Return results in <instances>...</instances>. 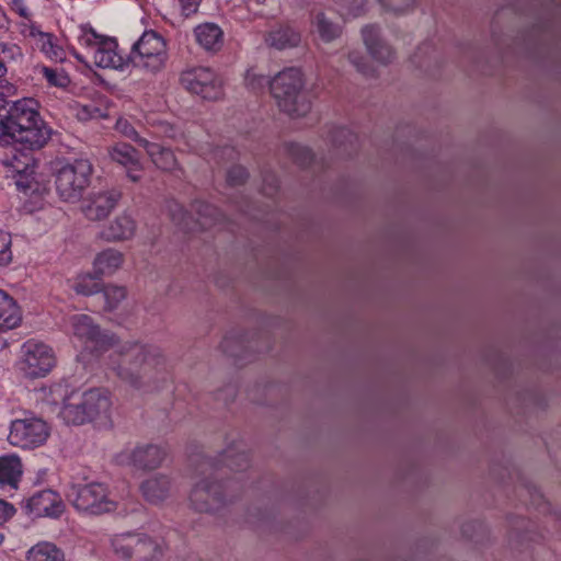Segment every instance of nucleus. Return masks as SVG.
<instances>
[{
  "mask_svg": "<svg viewBox=\"0 0 561 561\" xmlns=\"http://www.w3.org/2000/svg\"><path fill=\"white\" fill-rule=\"evenodd\" d=\"M107 368L125 383L144 389L163 377L168 370L167 357L153 344L127 341L108 355Z\"/></svg>",
  "mask_w": 561,
  "mask_h": 561,
  "instance_id": "nucleus-1",
  "label": "nucleus"
},
{
  "mask_svg": "<svg viewBox=\"0 0 561 561\" xmlns=\"http://www.w3.org/2000/svg\"><path fill=\"white\" fill-rule=\"evenodd\" d=\"M34 99L8 102L0 99V145L18 144L25 150L41 149L50 138V128L41 117Z\"/></svg>",
  "mask_w": 561,
  "mask_h": 561,
  "instance_id": "nucleus-2",
  "label": "nucleus"
},
{
  "mask_svg": "<svg viewBox=\"0 0 561 561\" xmlns=\"http://www.w3.org/2000/svg\"><path fill=\"white\" fill-rule=\"evenodd\" d=\"M202 474L209 472V477L196 482L190 494L192 507L201 513H215L231 503L242 490L240 481L219 483L210 481L217 479L218 468L209 459H204L197 469Z\"/></svg>",
  "mask_w": 561,
  "mask_h": 561,
  "instance_id": "nucleus-3",
  "label": "nucleus"
},
{
  "mask_svg": "<svg viewBox=\"0 0 561 561\" xmlns=\"http://www.w3.org/2000/svg\"><path fill=\"white\" fill-rule=\"evenodd\" d=\"M112 399L107 390L93 388L83 392H72L66 397L60 411L62 420L72 425L111 422Z\"/></svg>",
  "mask_w": 561,
  "mask_h": 561,
  "instance_id": "nucleus-4",
  "label": "nucleus"
},
{
  "mask_svg": "<svg viewBox=\"0 0 561 561\" xmlns=\"http://www.w3.org/2000/svg\"><path fill=\"white\" fill-rule=\"evenodd\" d=\"M271 93L280 111L290 117H301L311 110V102L304 91L300 69L289 67L271 80Z\"/></svg>",
  "mask_w": 561,
  "mask_h": 561,
  "instance_id": "nucleus-5",
  "label": "nucleus"
},
{
  "mask_svg": "<svg viewBox=\"0 0 561 561\" xmlns=\"http://www.w3.org/2000/svg\"><path fill=\"white\" fill-rule=\"evenodd\" d=\"M114 552L126 561H161V545L145 533L128 531L111 539Z\"/></svg>",
  "mask_w": 561,
  "mask_h": 561,
  "instance_id": "nucleus-6",
  "label": "nucleus"
},
{
  "mask_svg": "<svg viewBox=\"0 0 561 561\" xmlns=\"http://www.w3.org/2000/svg\"><path fill=\"white\" fill-rule=\"evenodd\" d=\"M50 436L48 423L32 413L14 419L9 426L8 442L11 446L33 450L44 446Z\"/></svg>",
  "mask_w": 561,
  "mask_h": 561,
  "instance_id": "nucleus-7",
  "label": "nucleus"
},
{
  "mask_svg": "<svg viewBox=\"0 0 561 561\" xmlns=\"http://www.w3.org/2000/svg\"><path fill=\"white\" fill-rule=\"evenodd\" d=\"M92 164L87 159H77L62 165L56 173V192L65 202H77L90 183Z\"/></svg>",
  "mask_w": 561,
  "mask_h": 561,
  "instance_id": "nucleus-8",
  "label": "nucleus"
},
{
  "mask_svg": "<svg viewBox=\"0 0 561 561\" xmlns=\"http://www.w3.org/2000/svg\"><path fill=\"white\" fill-rule=\"evenodd\" d=\"M67 496L77 511L90 515L116 510V502L108 497L107 489L101 483L73 484Z\"/></svg>",
  "mask_w": 561,
  "mask_h": 561,
  "instance_id": "nucleus-9",
  "label": "nucleus"
},
{
  "mask_svg": "<svg viewBox=\"0 0 561 561\" xmlns=\"http://www.w3.org/2000/svg\"><path fill=\"white\" fill-rule=\"evenodd\" d=\"M167 59L164 39L154 31H146L131 46L127 61L135 67L156 72Z\"/></svg>",
  "mask_w": 561,
  "mask_h": 561,
  "instance_id": "nucleus-10",
  "label": "nucleus"
},
{
  "mask_svg": "<svg viewBox=\"0 0 561 561\" xmlns=\"http://www.w3.org/2000/svg\"><path fill=\"white\" fill-rule=\"evenodd\" d=\"M72 334L91 352L101 354L115 346L117 339L108 331H103L94 320L83 313L70 318Z\"/></svg>",
  "mask_w": 561,
  "mask_h": 561,
  "instance_id": "nucleus-11",
  "label": "nucleus"
},
{
  "mask_svg": "<svg viewBox=\"0 0 561 561\" xmlns=\"http://www.w3.org/2000/svg\"><path fill=\"white\" fill-rule=\"evenodd\" d=\"M181 83L192 93L201 95L205 100L215 101L222 95V82L209 68L198 67L184 71Z\"/></svg>",
  "mask_w": 561,
  "mask_h": 561,
  "instance_id": "nucleus-12",
  "label": "nucleus"
},
{
  "mask_svg": "<svg viewBox=\"0 0 561 561\" xmlns=\"http://www.w3.org/2000/svg\"><path fill=\"white\" fill-rule=\"evenodd\" d=\"M167 455V448L161 445L140 444L119 453L117 461L137 470L149 471L159 468L165 460Z\"/></svg>",
  "mask_w": 561,
  "mask_h": 561,
  "instance_id": "nucleus-13",
  "label": "nucleus"
},
{
  "mask_svg": "<svg viewBox=\"0 0 561 561\" xmlns=\"http://www.w3.org/2000/svg\"><path fill=\"white\" fill-rule=\"evenodd\" d=\"M22 370L31 378L43 377L55 366L53 350L39 342L27 341L22 346Z\"/></svg>",
  "mask_w": 561,
  "mask_h": 561,
  "instance_id": "nucleus-14",
  "label": "nucleus"
},
{
  "mask_svg": "<svg viewBox=\"0 0 561 561\" xmlns=\"http://www.w3.org/2000/svg\"><path fill=\"white\" fill-rule=\"evenodd\" d=\"M121 196L116 190L92 192L83 199L81 210L88 220H103L116 207Z\"/></svg>",
  "mask_w": 561,
  "mask_h": 561,
  "instance_id": "nucleus-15",
  "label": "nucleus"
},
{
  "mask_svg": "<svg viewBox=\"0 0 561 561\" xmlns=\"http://www.w3.org/2000/svg\"><path fill=\"white\" fill-rule=\"evenodd\" d=\"M23 507L27 514L34 517H59L64 512L65 505L57 492L45 489L35 492L28 497Z\"/></svg>",
  "mask_w": 561,
  "mask_h": 561,
  "instance_id": "nucleus-16",
  "label": "nucleus"
},
{
  "mask_svg": "<svg viewBox=\"0 0 561 561\" xmlns=\"http://www.w3.org/2000/svg\"><path fill=\"white\" fill-rule=\"evenodd\" d=\"M111 159L126 169L127 176L133 182L142 178V164L138 151L126 142H118L108 148Z\"/></svg>",
  "mask_w": 561,
  "mask_h": 561,
  "instance_id": "nucleus-17",
  "label": "nucleus"
},
{
  "mask_svg": "<svg viewBox=\"0 0 561 561\" xmlns=\"http://www.w3.org/2000/svg\"><path fill=\"white\" fill-rule=\"evenodd\" d=\"M362 36L369 55L376 61L387 65L394 59V50L381 38L379 27L366 25L362 28Z\"/></svg>",
  "mask_w": 561,
  "mask_h": 561,
  "instance_id": "nucleus-18",
  "label": "nucleus"
},
{
  "mask_svg": "<svg viewBox=\"0 0 561 561\" xmlns=\"http://www.w3.org/2000/svg\"><path fill=\"white\" fill-rule=\"evenodd\" d=\"M117 42L113 37H106L103 43L89 56L90 62L99 68H123L124 58L116 51Z\"/></svg>",
  "mask_w": 561,
  "mask_h": 561,
  "instance_id": "nucleus-19",
  "label": "nucleus"
},
{
  "mask_svg": "<svg viewBox=\"0 0 561 561\" xmlns=\"http://www.w3.org/2000/svg\"><path fill=\"white\" fill-rule=\"evenodd\" d=\"M170 490L171 479L163 473L151 476L140 484L142 496L152 504L163 502L170 495Z\"/></svg>",
  "mask_w": 561,
  "mask_h": 561,
  "instance_id": "nucleus-20",
  "label": "nucleus"
},
{
  "mask_svg": "<svg viewBox=\"0 0 561 561\" xmlns=\"http://www.w3.org/2000/svg\"><path fill=\"white\" fill-rule=\"evenodd\" d=\"M264 41L268 47L277 50L297 47L300 44L301 36L289 25H279L278 27L270 31Z\"/></svg>",
  "mask_w": 561,
  "mask_h": 561,
  "instance_id": "nucleus-21",
  "label": "nucleus"
},
{
  "mask_svg": "<svg viewBox=\"0 0 561 561\" xmlns=\"http://www.w3.org/2000/svg\"><path fill=\"white\" fill-rule=\"evenodd\" d=\"M23 473L22 461L18 455L0 456V485L16 489Z\"/></svg>",
  "mask_w": 561,
  "mask_h": 561,
  "instance_id": "nucleus-22",
  "label": "nucleus"
},
{
  "mask_svg": "<svg viewBox=\"0 0 561 561\" xmlns=\"http://www.w3.org/2000/svg\"><path fill=\"white\" fill-rule=\"evenodd\" d=\"M135 230V220L129 215L122 214L101 231V238L106 241L126 240L134 236Z\"/></svg>",
  "mask_w": 561,
  "mask_h": 561,
  "instance_id": "nucleus-23",
  "label": "nucleus"
},
{
  "mask_svg": "<svg viewBox=\"0 0 561 561\" xmlns=\"http://www.w3.org/2000/svg\"><path fill=\"white\" fill-rule=\"evenodd\" d=\"M196 42L207 51H218L224 44V32L215 23H204L195 27Z\"/></svg>",
  "mask_w": 561,
  "mask_h": 561,
  "instance_id": "nucleus-24",
  "label": "nucleus"
},
{
  "mask_svg": "<svg viewBox=\"0 0 561 561\" xmlns=\"http://www.w3.org/2000/svg\"><path fill=\"white\" fill-rule=\"evenodd\" d=\"M311 27L312 32L318 34L324 43H331L342 34V26L322 11L312 14Z\"/></svg>",
  "mask_w": 561,
  "mask_h": 561,
  "instance_id": "nucleus-25",
  "label": "nucleus"
},
{
  "mask_svg": "<svg viewBox=\"0 0 561 561\" xmlns=\"http://www.w3.org/2000/svg\"><path fill=\"white\" fill-rule=\"evenodd\" d=\"M22 321L20 307L15 300L0 290V331L16 328Z\"/></svg>",
  "mask_w": 561,
  "mask_h": 561,
  "instance_id": "nucleus-26",
  "label": "nucleus"
},
{
  "mask_svg": "<svg viewBox=\"0 0 561 561\" xmlns=\"http://www.w3.org/2000/svg\"><path fill=\"white\" fill-rule=\"evenodd\" d=\"M141 147L146 150L152 163L163 170L172 171L176 167V158L173 151L157 142L141 141Z\"/></svg>",
  "mask_w": 561,
  "mask_h": 561,
  "instance_id": "nucleus-27",
  "label": "nucleus"
},
{
  "mask_svg": "<svg viewBox=\"0 0 561 561\" xmlns=\"http://www.w3.org/2000/svg\"><path fill=\"white\" fill-rule=\"evenodd\" d=\"M24 161L19 159L16 156L13 157L12 168L19 174L15 181L18 188L25 194L33 191L32 181L30 178L35 173L36 164L32 156L23 153Z\"/></svg>",
  "mask_w": 561,
  "mask_h": 561,
  "instance_id": "nucleus-28",
  "label": "nucleus"
},
{
  "mask_svg": "<svg viewBox=\"0 0 561 561\" xmlns=\"http://www.w3.org/2000/svg\"><path fill=\"white\" fill-rule=\"evenodd\" d=\"M93 264L98 276L112 275L123 264V254L117 250L106 249L96 255Z\"/></svg>",
  "mask_w": 561,
  "mask_h": 561,
  "instance_id": "nucleus-29",
  "label": "nucleus"
},
{
  "mask_svg": "<svg viewBox=\"0 0 561 561\" xmlns=\"http://www.w3.org/2000/svg\"><path fill=\"white\" fill-rule=\"evenodd\" d=\"M192 211L196 214V224L202 229L211 228L224 219V215L216 206L201 201L192 205Z\"/></svg>",
  "mask_w": 561,
  "mask_h": 561,
  "instance_id": "nucleus-30",
  "label": "nucleus"
},
{
  "mask_svg": "<svg viewBox=\"0 0 561 561\" xmlns=\"http://www.w3.org/2000/svg\"><path fill=\"white\" fill-rule=\"evenodd\" d=\"M331 141L341 156H350L356 149L357 136L346 127H337L331 134Z\"/></svg>",
  "mask_w": 561,
  "mask_h": 561,
  "instance_id": "nucleus-31",
  "label": "nucleus"
},
{
  "mask_svg": "<svg viewBox=\"0 0 561 561\" xmlns=\"http://www.w3.org/2000/svg\"><path fill=\"white\" fill-rule=\"evenodd\" d=\"M27 559L28 561H64V554L56 546L43 542L30 549Z\"/></svg>",
  "mask_w": 561,
  "mask_h": 561,
  "instance_id": "nucleus-32",
  "label": "nucleus"
},
{
  "mask_svg": "<svg viewBox=\"0 0 561 561\" xmlns=\"http://www.w3.org/2000/svg\"><path fill=\"white\" fill-rule=\"evenodd\" d=\"M220 463H222V467H227L230 470L242 472L249 467L250 461L248 455L243 450L230 447L225 450L221 456Z\"/></svg>",
  "mask_w": 561,
  "mask_h": 561,
  "instance_id": "nucleus-33",
  "label": "nucleus"
},
{
  "mask_svg": "<svg viewBox=\"0 0 561 561\" xmlns=\"http://www.w3.org/2000/svg\"><path fill=\"white\" fill-rule=\"evenodd\" d=\"M101 277L95 273L80 275L75 280L72 288L78 295L90 296L96 294L102 289Z\"/></svg>",
  "mask_w": 561,
  "mask_h": 561,
  "instance_id": "nucleus-34",
  "label": "nucleus"
},
{
  "mask_svg": "<svg viewBox=\"0 0 561 561\" xmlns=\"http://www.w3.org/2000/svg\"><path fill=\"white\" fill-rule=\"evenodd\" d=\"M78 42L81 46L88 49V54L91 55L94 49L103 43L107 36L98 34L94 28L90 25L79 26Z\"/></svg>",
  "mask_w": 561,
  "mask_h": 561,
  "instance_id": "nucleus-35",
  "label": "nucleus"
},
{
  "mask_svg": "<svg viewBox=\"0 0 561 561\" xmlns=\"http://www.w3.org/2000/svg\"><path fill=\"white\" fill-rule=\"evenodd\" d=\"M167 210L171 220L184 230H193L192 217L188 215L183 206L176 201H170L167 204Z\"/></svg>",
  "mask_w": 561,
  "mask_h": 561,
  "instance_id": "nucleus-36",
  "label": "nucleus"
},
{
  "mask_svg": "<svg viewBox=\"0 0 561 561\" xmlns=\"http://www.w3.org/2000/svg\"><path fill=\"white\" fill-rule=\"evenodd\" d=\"M339 13L344 18H356L366 8V0H335Z\"/></svg>",
  "mask_w": 561,
  "mask_h": 561,
  "instance_id": "nucleus-37",
  "label": "nucleus"
},
{
  "mask_svg": "<svg viewBox=\"0 0 561 561\" xmlns=\"http://www.w3.org/2000/svg\"><path fill=\"white\" fill-rule=\"evenodd\" d=\"M126 297V290L122 286L108 285L103 289L105 308L110 311L117 308L119 302Z\"/></svg>",
  "mask_w": 561,
  "mask_h": 561,
  "instance_id": "nucleus-38",
  "label": "nucleus"
},
{
  "mask_svg": "<svg viewBox=\"0 0 561 561\" xmlns=\"http://www.w3.org/2000/svg\"><path fill=\"white\" fill-rule=\"evenodd\" d=\"M287 152L295 163L300 167L309 165L313 160L311 150L299 144H290L287 146Z\"/></svg>",
  "mask_w": 561,
  "mask_h": 561,
  "instance_id": "nucleus-39",
  "label": "nucleus"
},
{
  "mask_svg": "<svg viewBox=\"0 0 561 561\" xmlns=\"http://www.w3.org/2000/svg\"><path fill=\"white\" fill-rule=\"evenodd\" d=\"M115 129L121 135L137 142L141 147V141H148L146 138L139 136L131 123L126 118H118L115 124Z\"/></svg>",
  "mask_w": 561,
  "mask_h": 561,
  "instance_id": "nucleus-40",
  "label": "nucleus"
},
{
  "mask_svg": "<svg viewBox=\"0 0 561 561\" xmlns=\"http://www.w3.org/2000/svg\"><path fill=\"white\" fill-rule=\"evenodd\" d=\"M350 62L356 68V70L365 77L374 76V68L363 56L360 51L353 50L348 53Z\"/></svg>",
  "mask_w": 561,
  "mask_h": 561,
  "instance_id": "nucleus-41",
  "label": "nucleus"
},
{
  "mask_svg": "<svg viewBox=\"0 0 561 561\" xmlns=\"http://www.w3.org/2000/svg\"><path fill=\"white\" fill-rule=\"evenodd\" d=\"M381 7L394 14L408 12L415 4L416 0H378Z\"/></svg>",
  "mask_w": 561,
  "mask_h": 561,
  "instance_id": "nucleus-42",
  "label": "nucleus"
},
{
  "mask_svg": "<svg viewBox=\"0 0 561 561\" xmlns=\"http://www.w3.org/2000/svg\"><path fill=\"white\" fill-rule=\"evenodd\" d=\"M12 261L11 236L0 229V266H5Z\"/></svg>",
  "mask_w": 561,
  "mask_h": 561,
  "instance_id": "nucleus-43",
  "label": "nucleus"
},
{
  "mask_svg": "<svg viewBox=\"0 0 561 561\" xmlns=\"http://www.w3.org/2000/svg\"><path fill=\"white\" fill-rule=\"evenodd\" d=\"M245 85L254 92L262 91L266 85L271 87V80L250 70L245 75Z\"/></svg>",
  "mask_w": 561,
  "mask_h": 561,
  "instance_id": "nucleus-44",
  "label": "nucleus"
},
{
  "mask_svg": "<svg viewBox=\"0 0 561 561\" xmlns=\"http://www.w3.org/2000/svg\"><path fill=\"white\" fill-rule=\"evenodd\" d=\"M42 50L54 59H61V49L53 44V37L47 33H39Z\"/></svg>",
  "mask_w": 561,
  "mask_h": 561,
  "instance_id": "nucleus-45",
  "label": "nucleus"
},
{
  "mask_svg": "<svg viewBox=\"0 0 561 561\" xmlns=\"http://www.w3.org/2000/svg\"><path fill=\"white\" fill-rule=\"evenodd\" d=\"M249 174L242 165H233L227 172V182L231 186H238L245 182Z\"/></svg>",
  "mask_w": 561,
  "mask_h": 561,
  "instance_id": "nucleus-46",
  "label": "nucleus"
},
{
  "mask_svg": "<svg viewBox=\"0 0 561 561\" xmlns=\"http://www.w3.org/2000/svg\"><path fill=\"white\" fill-rule=\"evenodd\" d=\"M43 75L48 83L55 87H66L69 82V78L56 69L44 67Z\"/></svg>",
  "mask_w": 561,
  "mask_h": 561,
  "instance_id": "nucleus-47",
  "label": "nucleus"
},
{
  "mask_svg": "<svg viewBox=\"0 0 561 561\" xmlns=\"http://www.w3.org/2000/svg\"><path fill=\"white\" fill-rule=\"evenodd\" d=\"M278 190V180L273 173H267L263 178V194L266 196H274Z\"/></svg>",
  "mask_w": 561,
  "mask_h": 561,
  "instance_id": "nucleus-48",
  "label": "nucleus"
},
{
  "mask_svg": "<svg viewBox=\"0 0 561 561\" xmlns=\"http://www.w3.org/2000/svg\"><path fill=\"white\" fill-rule=\"evenodd\" d=\"M101 115V111L93 104L82 105L77 111V117L81 121L96 118Z\"/></svg>",
  "mask_w": 561,
  "mask_h": 561,
  "instance_id": "nucleus-49",
  "label": "nucleus"
},
{
  "mask_svg": "<svg viewBox=\"0 0 561 561\" xmlns=\"http://www.w3.org/2000/svg\"><path fill=\"white\" fill-rule=\"evenodd\" d=\"M213 156H214L213 157L214 160H216L217 162H221L222 160L232 161V160L237 159L238 152L236 151L234 148L225 146L221 148H217L214 151Z\"/></svg>",
  "mask_w": 561,
  "mask_h": 561,
  "instance_id": "nucleus-50",
  "label": "nucleus"
},
{
  "mask_svg": "<svg viewBox=\"0 0 561 561\" xmlns=\"http://www.w3.org/2000/svg\"><path fill=\"white\" fill-rule=\"evenodd\" d=\"M182 14L184 16H191L196 13L202 0H178Z\"/></svg>",
  "mask_w": 561,
  "mask_h": 561,
  "instance_id": "nucleus-51",
  "label": "nucleus"
},
{
  "mask_svg": "<svg viewBox=\"0 0 561 561\" xmlns=\"http://www.w3.org/2000/svg\"><path fill=\"white\" fill-rule=\"evenodd\" d=\"M16 510L10 503L4 500H0V525L7 523L10 518L13 517Z\"/></svg>",
  "mask_w": 561,
  "mask_h": 561,
  "instance_id": "nucleus-52",
  "label": "nucleus"
},
{
  "mask_svg": "<svg viewBox=\"0 0 561 561\" xmlns=\"http://www.w3.org/2000/svg\"><path fill=\"white\" fill-rule=\"evenodd\" d=\"M12 10H14L20 16L24 19H30L31 16L24 0H12Z\"/></svg>",
  "mask_w": 561,
  "mask_h": 561,
  "instance_id": "nucleus-53",
  "label": "nucleus"
},
{
  "mask_svg": "<svg viewBox=\"0 0 561 561\" xmlns=\"http://www.w3.org/2000/svg\"><path fill=\"white\" fill-rule=\"evenodd\" d=\"M15 93V87L8 81H0V99L5 100L7 96Z\"/></svg>",
  "mask_w": 561,
  "mask_h": 561,
  "instance_id": "nucleus-54",
  "label": "nucleus"
},
{
  "mask_svg": "<svg viewBox=\"0 0 561 561\" xmlns=\"http://www.w3.org/2000/svg\"><path fill=\"white\" fill-rule=\"evenodd\" d=\"M519 537L520 539H524L525 535H522V534H516L515 537H512L511 538V547L513 549H517V550H522V548L525 546L526 548H528V543H525V542H519Z\"/></svg>",
  "mask_w": 561,
  "mask_h": 561,
  "instance_id": "nucleus-55",
  "label": "nucleus"
},
{
  "mask_svg": "<svg viewBox=\"0 0 561 561\" xmlns=\"http://www.w3.org/2000/svg\"><path fill=\"white\" fill-rule=\"evenodd\" d=\"M8 25H9V20L7 18V14L3 11V9L0 7V31L8 30Z\"/></svg>",
  "mask_w": 561,
  "mask_h": 561,
  "instance_id": "nucleus-56",
  "label": "nucleus"
},
{
  "mask_svg": "<svg viewBox=\"0 0 561 561\" xmlns=\"http://www.w3.org/2000/svg\"><path fill=\"white\" fill-rule=\"evenodd\" d=\"M229 346H230V339L226 337L221 343V348L224 352L234 355V353L232 351H230Z\"/></svg>",
  "mask_w": 561,
  "mask_h": 561,
  "instance_id": "nucleus-57",
  "label": "nucleus"
},
{
  "mask_svg": "<svg viewBox=\"0 0 561 561\" xmlns=\"http://www.w3.org/2000/svg\"><path fill=\"white\" fill-rule=\"evenodd\" d=\"M18 49V47L15 45H9V44H5V43H1L0 44V50L2 53H5V51H13Z\"/></svg>",
  "mask_w": 561,
  "mask_h": 561,
  "instance_id": "nucleus-58",
  "label": "nucleus"
},
{
  "mask_svg": "<svg viewBox=\"0 0 561 561\" xmlns=\"http://www.w3.org/2000/svg\"><path fill=\"white\" fill-rule=\"evenodd\" d=\"M7 73V67L2 59H0V79Z\"/></svg>",
  "mask_w": 561,
  "mask_h": 561,
  "instance_id": "nucleus-59",
  "label": "nucleus"
},
{
  "mask_svg": "<svg viewBox=\"0 0 561 561\" xmlns=\"http://www.w3.org/2000/svg\"><path fill=\"white\" fill-rule=\"evenodd\" d=\"M75 56H76V58H77L78 60H80L81 62H84V64H87V65L89 64L88 59H87V58L81 57L79 54H75Z\"/></svg>",
  "mask_w": 561,
  "mask_h": 561,
  "instance_id": "nucleus-60",
  "label": "nucleus"
},
{
  "mask_svg": "<svg viewBox=\"0 0 561 561\" xmlns=\"http://www.w3.org/2000/svg\"><path fill=\"white\" fill-rule=\"evenodd\" d=\"M3 541V535L0 534V543Z\"/></svg>",
  "mask_w": 561,
  "mask_h": 561,
  "instance_id": "nucleus-61",
  "label": "nucleus"
}]
</instances>
